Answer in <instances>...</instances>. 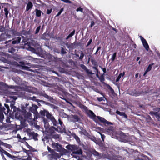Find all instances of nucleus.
Wrapping results in <instances>:
<instances>
[{"label": "nucleus", "mask_w": 160, "mask_h": 160, "mask_svg": "<svg viewBox=\"0 0 160 160\" xmlns=\"http://www.w3.org/2000/svg\"><path fill=\"white\" fill-rule=\"evenodd\" d=\"M79 133L81 135H86V131L85 130H83L82 131H79Z\"/></svg>", "instance_id": "nucleus-39"}, {"label": "nucleus", "mask_w": 160, "mask_h": 160, "mask_svg": "<svg viewBox=\"0 0 160 160\" xmlns=\"http://www.w3.org/2000/svg\"><path fill=\"white\" fill-rule=\"evenodd\" d=\"M15 51L16 50L15 49L12 48H11L9 49L8 51L10 53H13L15 52Z\"/></svg>", "instance_id": "nucleus-37"}, {"label": "nucleus", "mask_w": 160, "mask_h": 160, "mask_svg": "<svg viewBox=\"0 0 160 160\" xmlns=\"http://www.w3.org/2000/svg\"><path fill=\"white\" fill-rule=\"evenodd\" d=\"M38 108L37 105L32 104L31 106H29V111L33 113L35 112Z\"/></svg>", "instance_id": "nucleus-14"}, {"label": "nucleus", "mask_w": 160, "mask_h": 160, "mask_svg": "<svg viewBox=\"0 0 160 160\" xmlns=\"http://www.w3.org/2000/svg\"><path fill=\"white\" fill-rule=\"evenodd\" d=\"M85 71L86 72V73L92 75L93 74V73L92 72V71L89 70V69H88V68H87L86 70Z\"/></svg>", "instance_id": "nucleus-41"}, {"label": "nucleus", "mask_w": 160, "mask_h": 160, "mask_svg": "<svg viewBox=\"0 0 160 160\" xmlns=\"http://www.w3.org/2000/svg\"><path fill=\"white\" fill-rule=\"evenodd\" d=\"M107 132L109 134H111L112 133L113 129L112 128H111L110 129H108L107 130Z\"/></svg>", "instance_id": "nucleus-47"}, {"label": "nucleus", "mask_w": 160, "mask_h": 160, "mask_svg": "<svg viewBox=\"0 0 160 160\" xmlns=\"http://www.w3.org/2000/svg\"><path fill=\"white\" fill-rule=\"evenodd\" d=\"M12 79L16 84H21L22 80L18 77H13L12 78Z\"/></svg>", "instance_id": "nucleus-17"}, {"label": "nucleus", "mask_w": 160, "mask_h": 160, "mask_svg": "<svg viewBox=\"0 0 160 160\" xmlns=\"http://www.w3.org/2000/svg\"><path fill=\"white\" fill-rule=\"evenodd\" d=\"M116 55L117 53L116 52H114L112 55V58H111V59L112 60V61H113L115 60L116 57Z\"/></svg>", "instance_id": "nucleus-38"}, {"label": "nucleus", "mask_w": 160, "mask_h": 160, "mask_svg": "<svg viewBox=\"0 0 160 160\" xmlns=\"http://www.w3.org/2000/svg\"><path fill=\"white\" fill-rule=\"evenodd\" d=\"M58 121L59 124L61 125L62 127V124H63V122L61 121V120L60 119H58Z\"/></svg>", "instance_id": "nucleus-60"}, {"label": "nucleus", "mask_w": 160, "mask_h": 160, "mask_svg": "<svg viewBox=\"0 0 160 160\" xmlns=\"http://www.w3.org/2000/svg\"><path fill=\"white\" fill-rule=\"evenodd\" d=\"M97 118V122H98V120H99L101 122L103 123L106 125H107L112 124V123L109 122L104 118L98 116Z\"/></svg>", "instance_id": "nucleus-11"}, {"label": "nucleus", "mask_w": 160, "mask_h": 160, "mask_svg": "<svg viewBox=\"0 0 160 160\" xmlns=\"http://www.w3.org/2000/svg\"><path fill=\"white\" fill-rule=\"evenodd\" d=\"M66 148L69 150L71 151L72 152V154H82V151L81 149H78L77 146L74 145H68L66 146Z\"/></svg>", "instance_id": "nucleus-1"}, {"label": "nucleus", "mask_w": 160, "mask_h": 160, "mask_svg": "<svg viewBox=\"0 0 160 160\" xmlns=\"http://www.w3.org/2000/svg\"><path fill=\"white\" fill-rule=\"evenodd\" d=\"M47 117L52 122L53 125L56 126L58 124V122L55 119L54 116L49 112L47 115Z\"/></svg>", "instance_id": "nucleus-9"}, {"label": "nucleus", "mask_w": 160, "mask_h": 160, "mask_svg": "<svg viewBox=\"0 0 160 160\" xmlns=\"http://www.w3.org/2000/svg\"><path fill=\"white\" fill-rule=\"evenodd\" d=\"M116 113L119 115H120L121 116H122V115H123V114H124V112H121L118 111H117L116 112Z\"/></svg>", "instance_id": "nucleus-50"}, {"label": "nucleus", "mask_w": 160, "mask_h": 160, "mask_svg": "<svg viewBox=\"0 0 160 160\" xmlns=\"http://www.w3.org/2000/svg\"><path fill=\"white\" fill-rule=\"evenodd\" d=\"M4 11L5 12V15L6 18L8 17V14L9 13V11L8 9L6 8H4Z\"/></svg>", "instance_id": "nucleus-36"}, {"label": "nucleus", "mask_w": 160, "mask_h": 160, "mask_svg": "<svg viewBox=\"0 0 160 160\" xmlns=\"http://www.w3.org/2000/svg\"><path fill=\"white\" fill-rule=\"evenodd\" d=\"M83 11V9L81 8L80 7H79V8H78L76 9V11L77 12L80 11L81 12H82Z\"/></svg>", "instance_id": "nucleus-53"}, {"label": "nucleus", "mask_w": 160, "mask_h": 160, "mask_svg": "<svg viewBox=\"0 0 160 160\" xmlns=\"http://www.w3.org/2000/svg\"><path fill=\"white\" fill-rule=\"evenodd\" d=\"M98 78L100 82L103 83L105 80L104 77L103 75H102L98 77Z\"/></svg>", "instance_id": "nucleus-33"}, {"label": "nucleus", "mask_w": 160, "mask_h": 160, "mask_svg": "<svg viewBox=\"0 0 160 160\" xmlns=\"http://www.w3.org/2000/svg\"><path fill=\"white\" fill-rule=\"evenodd\" d=\"M5 110L6 109L0 103V112H4V113L6 114V112L5 111Z\"/></svg>", "instance_id": "nucleus-32"}, {"label": "nucleus", "mask_w": 160, "mask_h": 160, "mask_svg": "<svg viewBox=\"0 0 160 160\" xmlns=\"http://www.w3.org/2000/svg\"><path fill=\"white\" fill-rule=\"evenodd\" d=\"M100 94L103 96L102 97H98L97 98V100L101 102L102 101H105V99H106V98H104V96L103 93L101 92Z\"/></svg>", "instance_id": "nucleus-26"}, {"label": "nucleus", "mask_w": 160, "mask_h": 160, "mask_svg": "<svg viewBox=\"0 0 160 160\" xmlns=\"http://www.w3.org/2000/svg\"><path fill=\"white\" fill-rule=\"evenodd\" d=\"M66 45L67 46V48L69 49H73L74 48V45L73 43L70 44H66Z\"/></svg>", "instance_id": "nucleus-29"}, {"label": "nucleus", "mask_w": 160, "mask_h": 160, "mask_svg": "<svg viewBox=\"0 0 160 160\" xmlns=\"http://www.w3.org/2000/svg\"><path fill=\"white\" fill-rule=\"evenodd\" d=\"M139 38L142 41L143 47L147 51H148L149 49V47L146 40L141 36H139Z\"/></svg>", "instance_id": "nucleus-10"}, {"label": "nucleus", "mask_w": 160, "mask_h": 160, "mask_svg": "<svg viewBox=\"0 0 160 160\" xmlns=\"http://www.w3.org/2000/svg\"><path fill=\"white\" fill-rule=\"evenodd\" d=\"M48 113L49 112L48 111L45 110H41L40 112V113L42 116H46L47 117V115Z\"/></svg>", "instance_id": "nucleus-24"}, {"label": "nucleus", "mask_w": 160, "mask_h": 160, "mask_svg": "<svg viewBox=\"0 0 160 160\" xmlns=\"http://www.w3.org/2000/svg\"><path fill=\"white\" fill-rule=\"evenodd\" d=\"M22 114L23 116V117L25 118V119H28L30 120L32 119V114L29 111L27 113V112H26L25 113H22Z\"/></svg>", "instance_id": "nucleus-16"}, {"label": "nucleus", "mask_w": 160, "mask_h": 160, "mask_svg": "<svg viewBox=\"0 0 160 160\" xmlns=\"http://www.w3.org/2000/svg\"><path fill=\"white\" fill-rule=\"evenodd\" d=\"M122 137L120 140L122 142H129L133 143L135 141V138L133 136H131L130 138H128V136L123 133L122 134Z\"/></svg>", "instance_id": "nucleus-3"}, {"label": "nucleus", "mask_w": 160, "mask_h": 160, "mask_svg": "<svg viewBox=\"0 0 160 160\" xmlns=\"http://www.w3.org/2000/svg\"><path fill=\"white\" fill-rule=\"evenodd\" d=\"M153 64V63H152V64H149L148 67L147 68L146 70V71L148 72H149V71H150L152 68V66Z\"/></svg>", "instance_id": "nucleus-35"}, {"label": "nucleus", "mask_w": 160, "mask_h": 160, "mask_svg": "<svg viewBox=\"0 0 160 160\" xmlns=\"http://www.w3.org/2000/svg\"><path fill=\"white\" fill-rule=\"evenodd\" d=\"M80 66L83 69L85 70L87 68L86 66L83 64H81Z\"/></svg>", "instance_id": "nucleus-56"}, {"label": "nucleus", "mask_w": 160, "mask_h": 160, "mask_svg": "<svg viewBox=\"0 0 160 160\" xmlns=\"http://www.w3.org/2000/svg\"><path fill=\"white\" fill-rule=\"evenodd\" d=\"M122 76V73H120L118 77L117 78V79H116V82H117L119 81V80H120V78H121Z\"/></svg>", "instance_id": "nucleus-42"}, {"label": "nucleus", "mask_w": 160, "mask_h": 160, "mask_svg": "<svg viewBox=\"0 0 160 160\" xmlns=\"http://www.w3.org/2000/svg\"><path fill=\"white\" fill-rule=\"evenodd\" d=\"M67 53L66 50L63 48H61V53L62 54H65Z\"/></svg>", "instance_id": "nucleus-45"}, {"label": "nucleus", "mask_w": 160, "mask_h": 160, "mask_svg": "<svg viewBox=\"0 0 160 160\" xmlns=\"http://www.w3.org/2000/svg\"><path fill=\"white\" fill-rule=\"evenodd\" d=\"M23 42L24 43V45L25 46L26 48L28 50L31 51L33 53L35 52L36 50L34 48L32 47V46L36 47L37 45H38V46H39V44L35 42L34 41H32L31 43L28 42L25 43V41L23 40L22 42V44H23Z\"/></svg>", "instance_id": "nucleus-2"}, {"label": "nucleus", "mask_w": 160, "mask_h": 160, "mask_svg": "<svg viewBox=\"0 0 160 160\" xmlns=\"http://www.w3.org/2000/svg\"><path fill=\"white\" fill-rule=\"evenodd\" d=\"M52 145L53 148H60L62 147L61 145L58 143L53 142L52 143Z\"/></svg>", "instance_id": "nucleus-23"}, {"label": "nucleus", "mask_w": 160, "mask_h": 160, "mask_svg": "<svg viewBox=\"0 0 160 160\" xmlns=\"http://www.w3.org/2000/svg\"><path fill=\"white\" fill-rule=\"evenodd\" d=\"M92 154L95 156H99V153L98 152L96 151H93L92 152Z\"/></svg>", "instance_id": "nucleus-49"}, {"label": "nucleus", "mask_w": 160, "mask_h": 160, "mask_svg": "<svg viewBox=\"0 0 160 160\" xmlns=\"http://www.w3.org/2000/svg\"><path fill=\"white\" fill-rule=\"evenodd\" d=\"M4 112H0V122H2L4 118V115L3 114Z\"/></svg>", "instance_id": "nucleus-30"}, {"label": "nucleus", "mask_w": 160, "mask_h": 160, "mask_svg": "<svg viewBox=\"0 0 160 160\" xmlns=\"http://www.w3.org/2000/svg\"><path fill=\"white\" fill-rule=\"evenodd\" d=\"M27 139L26 137H24L23 138L21 139V140H19L20 142H24L26 140H27Z\"/></svg>", "instance_id": "nucleus-55"}, {"label": "nucleus", "mask_w": 160, "mask_h": 160, "mask_svg": "<svg viewBox=\"0 0 160 160\" xmlns=\"http://www.w3.org/2000/svg\"><path fill=\"white\" fill-rule=\"evenodd\" d=\"M5 28L2 26H0V32H3L5 30Z\"/></svg>", "instance_id": "nucleus-46"}, {"label": "nucleus", "mask_w": 160, "mask_h": 160, "mask_svg": "<svg viewBox=\"0 0 160 160\" xmlns=\"http://www.w3.org/2000/svg\"><path fill=\"white\" fill-rule=\"evenodd\" d=\"M4 105L7 110V112L8 113L10 110L9 105L5 104Z\"/></svg>", "instance_id": "nucleus-40"}, {"label": "nucleus", "mask_w": 160, "mask_h": 160, "mask_svg": "<svg viewBox=\"0 0 160 160\" xmlns=\"http://www.w3.org/2000/svg\"><path fill=\"white\" fill-rule=\"evenodd\" d=\"M23 37L22 36H20L18 37L12 39V40H10L8 41H6L5 42V44H7L9 42H11L12 40V44H19L22 38H23Z\"/></svg>", "instance_id": "nucleus-5"}, {"label": "nucleus", "mask_w": 160, "mask_h": 160, "mask_svg": "<svg viewBox=\"0 0 160 160\" xmlns=\"http://www.w3.org/2000/svg\"><path fill=\"white\" fill-rule=\"evenodd\" d=\"M17 138H18V139H19L20 140H21L22 138H21V136L19 134H18L17 135Z\"/></svg>", "instance_id": "nucleus-61"}, {"label": "nucleus", "mask_w": 160, "mask_h": 160, "mask_svg": "<svg viewBox=\"0 0 160 160\" xmlns=\"http://www.w3.org/2000/svg\"><path fill=\"white\" fill-rule=\"evenodd\" d=\"M97 132H98V133L101 135V138L102 140V141L104 142V139L105 138V136L104 135V134H102V132H99V131H97Z\"/></svg>", "instance_id": "nucleus-34"}, {"label": "nucleus", "mask_w": 160, "mask_h": 160, "mask_svg": "<svg viewBox=\"0 0 160 160\" xmlns=\"http://www.w3.org/2000/svg\"><path fill=\"white\" fill-rule=\"evenodd\" d=\"M92 42V39H90V40H89V41H88V43L87 45H86V47H88V46H89L91 44Z\"/></svg>", "instance_id": "nucleus-57"}, {"label": "nucleus", "mask_w": 160, "mask_h": 160, "mask_svg": "<svg viewBox=\"0 0 160 160\" xmlns=\"http://www.w3.org/2000/svg\"><path fill=\"white\" fill-rule=\"evenodd\" d=\"M40 26H39L37 28L36 30V33H37L40 30Z\"/></svg>", "instance_id": "nucleus-58"}, {"label": "nucleus", "mask_w": 160, "mask_h": 160, "mask_svg": "<svg viewBox=\"0 0 160 160\" xmlns=\"http://www.w3.org/2000/svg\"><path fill=\"white\" fill-rule=\"evenodd\" d=\"M13 114L15 115V118L19 120H21L23 118V115L22 110L18 108H17V109L15 110L12 111Z\"/></svg>", "instance_id": "nucleus-4"}, {"label": "nucleus", "mask_w": 160, "mask_h": 160, "mask_svg": "<svg viewBox=\"0 0 160 160\" xmlns=\"http://www.w3.org/2000/svg\"><path fill=\"white\" fill-rule=\"evenodd\" d=\"M28 135L30 138H33L35 140H38V134L34 132L28 133Z\"/></svg>", "instance_id": "nucleus-12"}, {"label": "nucleus", "mask_w": 160, "mask_h": 160, "mask_svg": "<svg viewBox=\"0 0 160 160\" xmlns=\"http://www.w3.org/2000/svg\"><path fill=\"white\" fill-rule=\"evenodd\" d=\"M15 104V102L14 101H12L9 103V105L11 108V111L13 110H15V109H17V108L16 107L14 106Z\"/></svg>", "instance_id": "nucleus-19"}, {"label": "nucleus", "mask_w": 160, "mask_h": 160, "mask_svg": "<svg viewBox=\"0 0 160 160\" xmlns=\"http://www.w3.org/2000/svg\"><path fill=\"white\" fill-rule=\"evenodd\" d=\"M150 114L153 116H155L157 119H160V108H156L155 111H151L150 112Z\"/></svg>", "instance_id": "nucleus-6"}, {"label": "nucleus", "mask_w": 160, "mask_h": 160, "mask_svg": "<svg viewBox=\"0 0 160 160\" xmlns=\"http://www.w3.org/2000/svg\"><path fill=\"white\" fill-rule=\"evenodd\" d=\"M95 25V23L93 21H92L91 22V24L90 25V27H92L93 26Z\"/></svg>", "instance_id": "nucleus-64"}, {"label": "nucleus", "mask_w": 160, "mask_h": 160, "mask_svg": "<svg viewBox=\"0 0 160 160\" xmlns=\"http://www.w3.org/2000/svg\"><path fill=\"white\" fill-rule=\"evenodd\" d=\"M63 8H61L60 11L58 12V14L56 15V17H57L59 16L63 12Z\"/></svg>", "instance_id": "nucleus-48"}, {"label": "nucleus", "mask_w": 160, "mask_h": 160, "mask_svg": "<svg viewBox=\"0 0 160 160\" xmlns=\"http://www.w3.org/2000/svg\"><path fill=\"white\" fill-rule=\"evenodd\" d=\"M49 37L48 35H47L46 33H44L42 35L41 37V38L42 39L45 40H49Z\"/></svg>", "instance_id": "nucleus-22"}, {"label": "nucleus", "mask_w": 160, "mask_h": 160, "mask_svg": "<svg viewBox=\"0 0 160 160\" xmlns=\"http://www.w3.org/2000/svg\"><path fill=\"white\" fill-rule=\"evenodd\" d=\"M52 137L54 139H57L59 138V135L58 134H54L52 135Z\"/></svg>", "instance_id": "nucleus-43"}, {"label": "nucleus", "mask_w": 160, "mask_h": 160, "mask_svg": "<svg viewBox=\"0 0 160 160\" xmlns=\"http://www.w3.org/2000/svg\"><path fill=\"white\" fill-rule=\"evenodd\" d=\"M35 12L36 13V16L38 17H40L42 13L43 14V13L42 12L41 10H39L38 9H35Z\"/></svg>", "instance_id": "nucleus-25"}, {"label": "nucleus", "mask_w": 160, "mask_h": 160, "mask_svg": "<svg viewBox=\"0 0 160 160\" xmlns=\"http://www.w3.org/2000/svg\"><path fill=\"white\" fill-rule=\"evenodd\" d=\"M40 95L41 96H42L44 97L45 98H47L48 99H49L50 100H51L52 99L51 97L49 96L48 95L44 93H41L40 94Z\"/></svg>", "instance_id": "nucleus-20"}, {"label": "nucleus", "mask_w": 160, "mask_h": 160, "mask_svg": "<svg viewBox=\"0 0 160 160\" xmlns=\"http://www.w3.org/2000/svg\"><path fill=\"white\" fill-rule=\"evenodd\" d=\"M29 106H30V104L28 103H26L25 105L22 106V113H25L27 112V110L29 111Z\"/></svg>", "instance_id": "nucleus-13"}, {"label": "nucleus", "mask_w": 160, "mask_h": 160, "mask_svg": "<svg viewBox=\"0 0 160 160\" xmlns=\"http://www.w3.org/2000/svg\"><path fill=\"white\" fill-rule=\"evenodd\" d=\"M72 136L78 143L80 142V141L79 138L75 134H73Z\"/></svg>", "instance_id": "nucleus-31"}, {"label": "nucleus", "mask_w": 160, "mask_h": 160, "mask_svg": "<svg viewBox=\"0 0 160 160\" xmlns=\"http://www.w3.org/2000/svg\"><path fill=\"white\" fill-rule=\"evenodd\" d=\"M0 152H2V153L4 154L10 158L13 159V160H16V159L17 158L16 156L13 155H12L8 152L2 149L1 148H0Z\"/></svg>", "instance_id": "nucleus-7"}, {"label": "nucleus", "mask_w": 160, "mask_h": 160, "mask_svg": "<svg viewBox=\"0 0 160 160\" xmlns=\"http://www.w3.org/2000/svg\"><path fill=\"white\" fill-rule=\"evenodd\" d=\"M11 35L8 33L6 34H2L0 36V41L5 40L7 38H9Z\"/></svg>", "instance_id": "nucleus-15"}, {"label": "nucleus", "mask_w": 160, "mask_h": 160, "mask_svg": "<svg viewBox=\"0 0 160 160\" xmlns=\"http://www.w3.org/2000/svg\"><path fill=\"white\" fill-rule=\"evenodd\" d=\"M72 118L73 119L72 121L74 122H78L79 120V118L77 115H72Z\"/></svg>", "instance_id": "nucleus-21"}, {"label": "nucleus", "mask_w": 160, "mask_h": 160, "mask_svg": "<svg viewBox=\"0 0 160 160\" xmlns=\"http://www.w3.org/2000/svg\"><path fill=\"white\" fill-rule=\"evenodd\" d=\"M84 56V54L83 53V52L82 51H81L80 57L79 58V59H80V60L82 59V58H83Z\"/></svg>", "instance_id": "nucleus-44"}, {"label": "nucleus", "mask_w": 160, "mask_h": 160, "mask_svg": "<svg viewBox=\"0 0 160 160\" xmlns=\"http://www.w3.org/2000/svg\"><path fill=\"white\" fill-rule=\"evenodd\" d=\"M52 11V9H48L46 13L47 14H49L51 13Z\"/></svg>", "instance_id": "nucleus-52"}, {"label": "nucleus", "mask_w": 160, "mask_h": 160, "mask_svg": "<svg viewBox=\"0 0 160 160\" xmlns=\"http://www.w3.org/2000/svg\"><path fill=\"white\" fill-rule=\"evenodd\" d=\"M75 33V30H74L66 38V39L68 40L70 38L73 36Z\"/></svg>", "instance_id": "nucleus-27"}, {"label": "nucleus", "mask_w": 160, "mask_h": 160, "mask_svg": "<svg viewBox=\"0 0 160 160\" xmlns=\"http://www.w3.org/2000/svg\"><path fill=\"white\" fill-rule=\"evenodd\" d=\"M33 7V4L32 2L30 1L28 2L27 3V6L26 8V11H28L30 9H31Z\"/></svg>", "instance_id": "nucleus-18"}, {"label": "nucleus", "mask_w": 160, "mask_h": 160, "mask_svg": "<svg viewBox=\"0 0 160 160\" xmlns=\"http://www.w3.org/2000/svg\"><path fill=\"white\" fill-rule=\"evenodd\" d=\"M6 122L7 123H9L11 122L10 121V118L9 117H7L6 120Z\"/></svg>", "instance_id": "nucleus-54"}, {"label": "nucleus", "mask_w": 160, "mask_h": 160, "mask_svg": "<svg viewBox=\"0 0 160 160\" xmlns=\"http://www.w3.org/2000/svg\"><path fill=\"white\" fill-rule=\"evenodd\" d=\"M87 113L88 117L91 119H93L95 122H97V116H96L94 112L91 110H88L87 111Z\"/></svg>", "instance_id": "nucleus-8"}, {"label": "nucleus", "mask_w": 160, "mask_h": 160, "mask_svg": "<svg viewBox=\"0 0 160 160\" xmlns=\"http://www.w3.org/2000/svg\"><path fill=\"white\" fill-rule=\"evenodd\" d=\"M120 151H123L128 153L129 151V149L127 148H121L119 149Z\"/></svg>", "instance_id": "nucleus-28"}, {"label": "nucleus", "mask_w": 160, "mask_h": 160, "mask_svg": "<svg viewBox=\"0 0 160 160\" xmlns=\"http://www.w3.org/2000/svg\"><path fill=\"white\" fill-rule=\"evenodd\" d=\"M16 87V86H14L12 85H10L8 86V88H14Z\"/></svg>", "instance_id": "nucleus-63"}, {"label": "nucleus", "mask_w": 160, "mask_h": 160, "mask_svg": "<svg viewBox=\"0 0 160 160\" xmlns=\"http://www.w3.org/2000/svg\"><path fill=\"white\" fill-rule=\"evenodd\" d=\"M10 98L12 99L13 100H16L17 98V97L16 96H10Z\"/></svg>", "instance_id": "nucleus-59"}, {"label": "nucleus", "mask_w": 160, "mask_h": 160, "mask_svg": "<svg viewBox=\"0 0 160 160\" xmlns=\"http://www.w3.org/2000/svg\"><path fill=\"white\" fill-rule=\"evenodd\" d=\"M62 115L63 117L66 118H68L69 116L65 113H62Z\"/></svg>", "instance_id": "nucleus-51"}, {"label": "nucleus", "mask_w": 160, "mask_h": 160, "mask_svg": "<svg viewBox=\"0 0 160 160\" xmlns=\"http://www.w3.org/2000/svg\"><path fill=\"white\" fill-rule=\"evenodd\" d=\"M32 159L29 157H28L26 159H22V160H32ZM36 160H39L38 159H36Z\"/></svg>", "instance_id": "nucleus-62"}]
</instances>
